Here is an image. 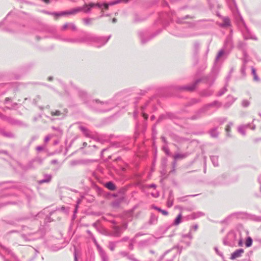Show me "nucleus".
I'll return each mask as SVG.
<instances>
[{
	"label": "nucleus",
	"instance_id": "f257e3e1",
	"mask_svg": "<svg viewBox=\"0 0 261 261\" xmlns=\"http://www.w3.org/2000/svg\"><path fill=\"white\" fill-rule=\"evenodd\" d=\"M122 92L116 93L113 97L107 101H101L99 99H93L87 102V105L92 109L99 112H108L118 105L119 100L122 98Z\"/></svg>",
	"mask_w": 261,
	"mask_h": 261
},
{
	"label": "nucleus",
	"instance_id": "f03ea898",
	"mask_svg": "<svg viewBox=\"0 0 261 261\" xmlns=\"http://www.w3.org/2000/svg\"><path fill=\"white\" fill-rule=\"evenodd\" d=\"M19 17V13L14 11L9 12L4 20L0 22V28L6 22H9L4 28V30L11 32L17 33L23 31V28L25 27L23 24L19 23L17 20Z\"/></svg>",
	"mask_w": 261,
	"mask_h": 261
},
{
	"label": "nucleus",
	"instance_id": "7ed1b4c3",
	"mask_svg": "<svg viewBox=\"0 0 261 261\" xmlns=\"http://www.w3.org/2000/svg\"><path fill=\"white\" fill-rule=\"evenodd\" d=\"M111 35L108 37L100 36L91 33H86V43L94 45L99 48L104 46L111 38Z\"/></svg>",
	"mask_w": 261,
	"mask_h": 261
},
{
	"label": "nucleus",
	"instance_id": "20e7f679",
	"mask_svg": "<svg viewBox=\"0 0 261 261\" xmlns=\"http://www.w3.org/2000/svg\"><path fill=\"white\" fill-rule=\"evenodd\" d=\"M24 233L21 234V237L27 241H34L42 238L45 233L43 227H40L37 231H33L30 228L24 226L23 227Z\"/></svg>",
	"mask_w": 261,
	"mask_h": 261
},
{
	"label": "nucleus",
	"instance_id": "39448f33",
	"mask_svg": "<svg viewBox=\"0 0 261 261\" xmlns=\"http://www.w3.org/2000/svg\"><path fill=\"white\" fill-rule=\"evenodd\" d=\"M238 14V18H237V23L242 33L244 39L245 40L252 39L257 40V37L252 33L251 31L247 27L240 14Z\"/></svg>",
	"mask_w": 261,
	"mask_h": 261
},
{
	"label": "nucleus",
	"instance_id": "423d86ee",
	"mask_svg": "<svg viewBox=\"0 0 261 261\" xmlns=\"http://www.w3.org/2000/svg\"><path fill=\"white\" fill-rule=\"evenodd\" d=\"M0 256L4 261H19L17 257L10 249L1 244Z\"/></svg>",
	"mask_w": 261,
	"mask_h": 261
},
{
	"label": "nucleus",
	"instance_id": "0eeeda50",
	"mask_svg": "<svg viewBox=\"0 0 261 261\" xmlns=\"http://www.w3.org/2000/svg\"><path fill=\"white\" fill-rule=\"evenodd\" d=\"M237 236V233L233 231H230L227 236L223 239V244L225 246L229 247H234L236 246Z\"/></svg>",
	"mask_w": 261,
	"mask_h": 261
},
{
	"label": "nucleus",
	"instance_id": "6e6552de",
	"mask_svg": "<svg viewBox=\"0 0 261 261\" xmlns=\"http://www.w3.org/2000/svg\"><path fill=\"white\" fill-rule=\"evenodd\" d=\"M217 74L218 69L217 68L214 67L208 75L200 78L199 79H201V82H203L204 83L211 86L215 81Z\"/></svg>",
	"mask_w": 261,
	"mask_h": 261
},
{
	"label": "nucleus",
	"instance_id": "1a4fd4ad",
	"mask_svg": "<svg viewBox=\"0 0 261 261\" xmlns=\"http://www.w3.org/2000/svg\"><path fill=\"white\" fill-rule=\"evenodd\" d=\"M162 32V29H159L155 33L148 36L146 31H140L138 33L141 42L142 44L146 43L148 41L153 38L154 37L159 35Z\"/></svg>",
	"mask_w": 261,
	"mask_h": 261
},
{
	"label": "nucleus",
	"instance_id": "9d476101",
	"mask_svg": "<svg viewBox=\"0 0 261 261\" xmlns=\"http://www.w3.org/2000/svg\"><path fill=\"white\" fill-rule=\"evenodd\" d=\"M126 228V224L122 226L114 225L112 227V230L108 233L107 236L113 237H120Z\"/></svg>",
	"mask_w": 261,
	"mask_h": 261
},
{
	"label": "nucleus",
	"instance_id": "9b49d317",
	"mask_svg": "<svg viewBox=\"0 0 261 261\" xmlns=\"http://www.w3.org/2000/svg\"><path fill=\"white\" fill-rule=\"evenodd\" d=\"M201 81V79H197L192 84L182 86H178L176 87V89L181 91H193L195 90L196 87V86Z\"/></svg>",
	"mask_w": 261,
	"mask_h": 261
},
{
	"label": "nucleus",
	"instance_id": "f8f14e48",
	"mask_svg": "<svg viewBox=\"0 0 261 261\" xmlns=\"http://www.w3.org/2000/svg\"><path fill=\"white\" fill-rule=\"evenodd\" d=\"M206 112V110L203 106L201 108L197 111L193 116L189 118V119L192 120L199 119L201 118L202 115L205 113Z\"/></svg>",
	"mask_w": 261,
	"mask_h": 261
},
{
	"label": "nucleus",
	"instance_id": "ddd939ff",
	"mask_svg": "<svg viewBox=\"0 0 261 261\" xmlns=\"http://www.w3.org/2000/svg\"><path fill=\"white\" fill-rule=\"evenodd\" d=\"M102 3H90L88 4H85V7H87V8L85 10V13H89L90 12L91 9L94 7H97L100 9H101L102 8Z\"/></svg>",
	"mask_w": 261,
	"mask_h": 261
},
{
	"label": "nucleus",
	"instance_id": "4468645a",
	"mask_svg": "<svg viewBox=\"0 0 261 261\" xmlns=\"http://www.w3.org/2000/svg\"><path fill=\"white\" fill-rule=\"evenodd\" d=\"M129 0H115L112 2H110L109 3H103L102 4V8H101V11L103 10H108L109 9L110 6H113L117 4H119L121 2L127 3Z\"/></svg>",
	"mask_w": 261,
	"mask_h": 261
},
{
	"label": "nucleus",
	"instance_id": "2eb2a0df",
	"mask_svg": "<svg viewBox=\"0 0 261 261\" xmlns=\"http://www.w3.org/2000/svg\"><path fill=\"white\" fill-rule=\"evenodd\" d=\"M166 118H168L171 120H174L177 119L178 117L176 116L175 114L173 113L168 112L166 113V114L161 115L157 120V123H159L160 121H161L163 119Z\"/></svg>",
	"mask_w": 261,
	"mask_h": 261
},
{
	"label": "nucleus",
	"instance_id": "dca6fc26",
	"mask_svg": "<svg viewBox=\"0 0 261 261\" xmlns=\"http://www.w3.org/2000/svg\"><path fill=\"white\" fill-rule=\"evenodd\" d=\"M96 246L98 252L99 254L102 261H108L109 258L105 250L100 246V245L96 243L95 244Z\"/></svg>",
	"mask_w": 261,
	"mask_h": 261
},
{
	"label": "nucleus",
	"instance_id": "f3484780",
	"mask_svg": "<svg viewBox=\"0 0 261 261\" xmlns=\"http://www.w3.org/2000/svg\"><path fill=\"white\" fill-rule=\"evenodd\" d=\"M146 128V124L144 123L143 125L140 126L139 123H136V131L135 134V139L136 140L138 137L139 133L142 132L144 133L145 132Z\"/></svg>",
	"mask_w": 261,
	"mask_h": 261
},
{
	"label": "nucleus",
	"instance_id": "a211bd4d",
	"mask_svg": "<svg viewBox=\"0 0 261 261\" xmlns=\"http://www.w3.org/2000/svg\"><path fill=\"white\" fill-rule=\"evenodd\" d=\"M249 215L248 214L243 212H237L233 213L227 216V219H230L231 217H236L238 219H243L247 217Z\"/></svg>",
	"mask_w": 261,
	"mask_h": 261
},
{
	"label": "nucleus",
	"instance_id": "6ab92c4d",
	"mask_svg": "<svg viewBox=\"0 0 261 261\" xmlns=\"http://www.w3.org/2000/svg\"><path fill=\"white\" fill-rule=\"evenodd\" d=\"M86 8H87V7H85L84 4L83 7H76L70 10L66 11V12L67 13V15H72L81 11L85 12V10L86 9Z\"/></svg>",
	"mask_w": 261,
	"mask_h": 261
},
{
	"label": "nucleus",
	"instance_id": "aec40b11",
	"mask_svg": "<svg viewBox=\"0 0 261 261\" xmlns=\"http://www.w3.org/2000/svg\"><path fill=\"white\" fill-rule=\"evenodd\" d=\"M233 43L232 40L229 38H227L225 41L224 44V48L226 50L227 54H229L231 49L233 48Z\"/></svg>",
	"mask_w": 261,
	"mask_h": 261
},
{
	"label": "nucleus",
	"instance_id": "412c9836",
	"mask_svg": "<svg viewBox=\"0 0 261 261\" xmlns=\"http://www.w3.org/2000/svg\"><path fill=\"white\" fill-rule=\"evenodd\" d=\"M236 99L237 98H235L230 95H228L227 97L226 102L223 105L224 108L225 109L229 108Z\"/></svg>",
	"mask_w": 261,
	"mask_h": 261
},
{
	"label": "nucleus",
	"instance_id": "4be33fe9",
	"mask_svg": "<svg viewBox=\"0 0 261 261\" xmlns=\"http://www.w3.org/2000/svg\"><path fill=\"white\" fill-rule=\"evenodd\" d=\"M222 104L221 102L218 100H215L213 102L206 104L203 106L206 111L208 110L210 107H216L217 108H219L222 106Z\"/></svg>",
	"mask_w": 261,
	"mask_h": 261
},
{
	"label": "nucleus",
	"instance_id": "5701e85b",
	"mask_svg": "<svg viewBox=\"0 0 261 261\" xmlns=\"http://www.w3.org/2000/svg\"><path fill=\"white\" fill-rule=\"evenodd\" d=\"M200 48V44L198 42H195L194 44V54L195 56V63L194 64H197L198 63V60L197 58V55L199 53Z\"/></svg>",
	"mask_w": 261,
	"mask_h": 261
},
{
	"label": "nucleus",
	"instance_id": "b1692460",
	"mask_svg": "<svg viewBox=\"0 0 261 261\" xmlns=\"http://www.w3.org/2000/svg\"><path fill=\"white\" fill-rule=\"evenodd\" d=\"M70 43L77 44L86 43V34L83 37L80 38H70Z\"/></svg>",
	"mask_w": 261,
	"mask_h": 261
},
{
	"label": "nucleus",
	"instance_id": "393cba45",
	"mask_svg": "<svg viewBox=\"0 0 261 261\" xmlns=\"http://www.w3.org/2000/svg\"><path fill=\"white\" fill-rule=\"evenodd\" d=\"M218 182L220 186L228 184L227 180V175L225 174H223L217 178Z\"/></svg>",
	"mask_w": 261,
	"mask_h": 261
},
{
	"label": "nucleus",
	"instance_id": "a878e982",
	"mask_svg": "<svg viewBox=\"0 0 261 261\" xmlns=\"http://www.w3.org/2000/svg\"><path fill=\"white\" fill-rule=\"evenodd\" d=\"M244 251V249L242 248L236 250L231 253L230 258L232 260H234L237 258L241 257Z\"/></svg>",
	"mask_w": 261,
	"mask_h": 261
},
{
	"label": "nucleus",
	"instance_id": "bb28decb",
	"mask_svg": "<svg viewBox=\"0 0 261 261\" xmlns=\"http://www.w3.org/2000/svg\"><path fill=\"white\" fill-rule=\"evenodd\" d=\"M79 128L83 133L85 137L88 138H92L91 132L86 127L80 125L79 126Z\"/></svg>",
	"mask_w": 261,
	"mask_h": 261
},
{
	"label": "nucleus",
	"instance_id": "cd10ccee",
	"mask_svg": "<svg viewBox=\"0 0 261 261\" xmlns=\"http://www.w3.org/2000/svg\"><path fill=\"white\" fill-rule=\"evenodd\" d=\"M44 178L41 180L38 181V183L39 184H42L44 183H48L49 182L52 178V175L51 174H45L43 175Z\"/></svg>",
	"mask_w": 261,
	"mask_h": 261
},
{
	"label": "nucleus",
	"instance_id": "c85d7f7f",
	"mask_svg": "<svg viewBox=\"0 0 261 261\" xmlns=\"http://www.w3.org/2000/svg\"><path fill=\"white\" fill-rule=\"evenodd\" d=\"M228 4L230 3L231 2L232 3V6L229 4V7L231 11L234 13L235 11H236L238 14H240L239 13V10L237 8V5L236 2L235 0H226Z\"/></svg>",
	"mask_w": 261,
	"mask_h": 261
},
{
	"label": "nucleus",
	"instance_id": "c756f323",
	"mask_svg": "<svg viewBox=\"0 0 261 261\" xmlns=\"http://www.w3.org/2000/svg\"><path fill=\"white\" fill-rule=\"evenodd\" d=\"M105 187L108 190L113 191L116 189L115 184L112 181L107 182L105 184Z\"/></svg>",
	"mask_w": 261,
	"mask_h": 261
},
{
	"label": "nucleus",
	"instance_id": "7c9ffc66",
	"mask_svg": "<svg viewBox=\"0 0 261 261\" xmlns=\"http://www.w3.org/2000/svg\"><path fill=\"white\" fill-rule=\"evenodd\" d=\"M177 249V252L176 253H178L179 254H180L181 252V251H182V247L181 246H178V245H177V246H174L173 247H172L171 249L166 251L164 253V254L162 255V258H163L164 257V256L168 253L169 252L173 251L174 249Z\"/></svg>",
	"mask_w": 261,
	"mask_h": 261
},
{
	"label": "nucleus",
	"instance_id": "2f4dec72",
	"mask_svg": "<svg viewBox=\"0 0 261 261\" xmlns=\"http://www.w3.org/2000/svg\"><path fill=\"white\" fill-rule=\"evenodd\" d=\"M218 127H215L209 130V134L211 137L214 138H217L218 137L219 133L217 130Z\"/></svg>",
	"mask_w": 261,
	"mask_h": 261
},
{
	"label": "nucleus",
	"instance_id": "473e14b6",
	"mask_svg": "<svg viewBox=\"0 0 261 261\" xmlns=\"http://www.w3.org/2000/svg\"><path fill=\"white\" fill-rule=\"evenodd\" d=\"M1 134L6 138H15V135L13 133H12L11 132L5 131L3 129H2V130H1Z\"/></svg>",
	"mask_w": 261,
	"mask_h": 261
},
{
	"label": "nucleus",
	"instance_id": "72a5a7b5",
	"mask_svg": "<svg viewBox=\"0 0 261 261\" xmlns=\"http://www.w3.org/2000/svg\"><path fill=\"white\" fill-rule=\"evenodd\" d=\"M149 102V101H147L144 106L141 107V108L142 116L145 121L148 119V115L144 112V111L148 106Z\"/></svg>",
	"mask_w": 261,
	"mask_h": 261
},
{
	"label": "nucleus",
	"instance_id": "f704fd0d",
	"mask_svg": "<svg viewBox=\"0 0 261 261\" xmlns=\"http://www.w3.org/2000/svg\"><path fill=\"white\" fill-rule=\"evenodd\" d=\"M7 121L13 125H21L22 124L21 121L15 119L11 117H8Z\"/></svg>",
	"mask_w": 261,
	"mask_h": 261
},
{
	"label": "nucleus",
	"instance_id": "c9c22d12",
	"mask_svg": "<svg viewBox=\"0 0 261 261\" xmlns=\"http://www.w3.org/2000/svg\"><path fill=\"white\" fill-rule=\"evenodd\" d=\"M230 25V19L228 17H223V23L221 26L223 28L227 27Z\"/></svg>",
	"mask_w": 261,
	"mask_h": 261
},
{
	"label": "nucleus",
	"instance_id": "e433bc0d",
	"mask_svg": "<svg viewBox=\"0 0 261 261\" xmlns=\"http://www.w3.org/2000/svg\"><path fill=\"white\" fill-rule=\"evenodd\" d=\"M79 96L83 99L85 102H87V93L83 90H79L78 92Z\"/></svg>",
	"mask_w": 261,
	"mask_h": 261
},
{
	"label": "nucleus",
	"instance_id": "4c0bfd02",
	"mask_svg": "<svg viewBox=\"0 0 261 261\" xmlns=\"http://www.w3.org/2000/svg\"><path fill=\"white\" fill-rule=\"evenodd\" d=\"M151 208L159 211V212L161 213L164 216H167L168 215V211H167L166 210H162L160 207H158L157 206H156L155 205H153V204L152 205Z\"/></svg>",
	"mask_w": 261,
	"mask_h": 261
},
{
	"label": "nucleus",
	"instance_id": "58836bf2",
	"mask_svg": "<svg viewBox=\"0 0 261 261\" xmlns=\"http://www.w3.org/2000/svg\"><path fill=\"white\" fill-rule=\"evenodd\" d=\"M213 93V91L211 90L205 89L202 90L200 92V95L202 96H211Z\"/></svg>",
	"mask_w": 261,
	"mask_h": 261
},
{
	"label": "nucleus",
	"instance_id": "ea45409f",
	"mask_svg": "<svg viewBox=\"0 0 261 261\" xmlns=\"http://www.w3.org/2000/svg\"><path fill=\"white\" fill-rule=\"evenodd\" d=\"M211 160L215 167L219 166L218 162V156L217 155H212L210 156Z\"/></svg>",
	"mask_w": 261,
	"mask_h": 261
},
{
	"label": "nucleus",
	"instance_id": "a19ab883",
	"mask_svg": "<svg viewBox=\"0 0 261 261\" xmlns=\"http://www.w3.org/2000/svg\"><path fill=\"white\" fill-rule=\"evenodd\" d=\"M122 201V199H117L111 203V205L112 206V207L114 208H118L119 207L120 203H121Z\"/></svg>",
	"mask_w": 261,
	"mask_h": 261
},
{
	"label": "nucleus",
	"instance_id": "79ce46f5",
	"mask_svg": "<svg viewBox=\"0 0 261 261\" xmlns=\"http://www.w3.org/2000/svg\"><path fill=\"white\" fill-rule=\"evenodd\" d=\"M228 86V83H225L224 87L222 88L217 93V96H222L227 91V87Z\"/></svg>",
	"mask_w": 261,
	"mask_h": 261
},
{
	"label": "nucleus",
	"instance_id": "37998d69",
	"mask_svg": "<svg viewBox=\"0 0 261 261\" xmlns=\"http://www.w3.org/2000/svg\"><path fill=\"white\" fill-rule=\"evenodd\" d=\"M65 15H67L66 11L59 12H54L51 13V15L54 16L56 19H57L59 17Z\"/></svg>",
	"mask_w": 261,
	"mask_h": 261
},
{
	"label": "nucleus",
	"instance_id": "c03bdc74",
	"mask_svg": "<svg viewBox=\"0 0 261 261\" xmlns=\"http://www.w3.org/2000/svg\"><path fill=\"white\" fill-rule=\"evenodd\" d=\"M181 218H182V215L181 213H179L177 215L176 218L175 219L174 222H173V225H178V224H179L180 223V222H181Z\"/></svg>",
	"mask_w": 261,
	"mask_h": 261
},
{
	"label": "nucleus",
	"instance_id": "a18cd8bd",
	"mask_svg": "<svg viewBox=\"0 0 261 261\" xmlns=\"http://www.w3.org/2000/svg\"><path fill=\"white\" fill-rule=\"evenodd\" d=\"M19 202H21V201L18 200V201H10L9 200L6 203H0V207L2 206L6 205L7 204H18Z\"/></svg>",
	"mask_w": 261,
	"mask_h": 261
},
{
	"label": "nucleus",
	"instance_id": "49530a36",
	"mask_svg": "<svg viewBox=\"0 0 261 261\" xmlns=\"http://www.w3.org/2000/svg\"><path fill=\"white\" fill-rule=\"evenodd\" d=\"M224 55H227L228 54H227V52H226V50L224 49V48H223L219 51L218 54H217V55L216 56V60H218L220 57H221Z\"/></svg>",
	"mask_w": 261,
	"mask_h": 261
},
{
	"label": "nucleus",
	"instance_id": "de8ad7c7",
	"mask_svg": "<svg viewBox=\"0 0 261 261\" xmlns=\"http://www.w3.org/2000/svg\"><path fill=\"white\" fill-rule=\"evenodd\" d=\"M201 101L200 99L193 98L187 103V106H192L195 103L200 102Z\"/></svg>",
	"mask_w": 261,
	"mask_h": 261
},
{
	"label": "nucleus",
	"instance_id": "09e8293b",
	"mask_svg": "<svg viewBox=\"0 0 261 261\" xmlns=\"http://www.w3.org/2000/svg\"><path fill=\"white\" fill-rule=\"evenodd\" d=\"M187 156V153H176L174 156V159L176 161L177 159L185 158Z\"/></svg>",
	"mask_w": 261,
	"mask_h": 261
},
{
	"label": "nucleus",
	"instance_id": "8fccbe9b",
	"mask_svg": "<svg viewBox=\"0 0 261 261\" xmlns=\"http://www.w3.org/2000/svg\"><path fill=\"white\" fill-rule=\"evenodd\" d=\"M252 242H253V241H252V238L250 237H248L246 238V240L245 241V246L247 247H249L251 246V245H252Z\"/></svg>",
	"mask_w": 261,
	"mask_h": 261
},
{
	"label": "nucleus",
	"instance_id": "3c124183",
	"mask_svg": "<svg viewBox=\"0 0 261 261\" xmlns=\"http://www.w3.org/2000/svg\"><path fill=\"white\" fill-rule=\"evenodd\" d=\"M157 134L158 133L156 129V126L155 125H154L152 128V137L153 140L156 139Z\"/></svg>",
	"mask_w": 261,
	"mask_h": 261
},
{
	"label": "nucleus",
	"instance_id": "603ef678",
	"mask_svg": "<svg viewBox=\"0 0 261 261\" xmlns=\"http://www.w3.org/2000/svg\"><path fill=\"white\" fill-rule=\"evenodd\" d=\"M251 73L253 75V80L255 81H259V79L256 74L255 69L253 67H252L251 68Z\"/></svg>",
	"mask_w": 261,
	"mask_h": 261
},
{
	"label": "nucleus",
	"instance_id": "864d4df0",
	"mask_svg": "<svg viewBox=\"0 0 261 261\" xmlns=\"http://www.w3.org/2000/svg\"><path fill=\"white\" fill-rule=\"evenodd\" d=\"M51 115L52 116H61L62 115V118H63L65 117V115L62 114L60 111L56 110L55 111H51Z\"/></svg>",
	"mask_w": 261,
	"mask_h": 261
},
{
	"label": "nucleus",
	"instance_id": "5fc2aeb1",
	"mask_svg": "<svg viewBox=\"0 0 261 261\" xmlns=\"http://www.w3.org/2000/svg\"><path fill=\"white\" fill-rule=\"evenodd\" d=\"M33 162H36L38 163L39 164H41L42 163V162H43V159L40 158H36L33 161L30 162L29 163V164L28 165V166L29 167H31V166H32Z\"/></svg>",
	"mask_w": 261,
	"mask_h": 261
},
{
	"label": "nucleus",
	"instance_id": "6e6d98bb",
	"mask_svg": "<svg viewBox=\"0 0 261 261\" xmlns=\"http://www.w3.org/2000/svg\"><path fill=\"white\" fill-rule=\"evenodd\" d=\"M208 184L209 185H211V186H212L213 187H217V186H220V185H219V184L218 183V180L217 179V178L212 180V181H210L208 182Z\"/></svg>",
	"mask_w": 261,
	"mask_h": 261
},
{
	"label": "nucleus",
	"instance_id": "4d7b16f0",
	"mask_svg": "<svg viewBox=\"0 0 261 261\" xmlns=\"http://www.w3.org/2000/svg\"><path fill=\"white\" fill-rule=\"evenodd\" d=\"M157 221H158L157 217L154 214H151L150 218V220H149V223L150 224H153V223H156L157 222Z\"/></svg>",
	"mask_w": 261,
	"mask_h": 261
},
{
	"label": "nucleus",
	"instance_id": "13d9d810",
	"mask_svg": "<svg viewBox=\"0 0 261 261\" xmlns=\"http://www.w3.org/2000/svg\"><path fill=\"white\" fill-rule=\"evenodd\" d=\"M116 242H110L109 243V248L111 251H114L115 250V248L116 246Z\"/></svg>",
	"mask_w": 261,
	"mask_h": 261
},
{
	"label": "nucleus",
	"instance_id": "bf43d9fd",
	"mask_svg": "<svg viewBox=\"0 0 261 261\" xmlns=\"http://www.w3.org/2000/svg\"><path fill=\"white\" fill-rule=\"evenodd\" d=\"M93 20V18H84L83 19L84 24L87 25L91 24L92 21Z\"/></svg>",
	"mask_w": 261,
	"mask_h": 261
},
{
	"label": "nucleus",
	"instance_id": "052dcab7",
	"mask_svg": "<svg viewBox=\"0 0 261 261\" xmlns=\"http://www.w3.org/2000/svg\"><path fill=\"white\" fill-rule=\"evenodd\" d=\"M245 129H246L245 128V126L242 125L239 126L238 128V132L240 133H241L243 136H245L246 135Z\"/></svg>",
	"mask_w": 261,
	"mask_h": 261
},
{
	"label": "nucleus",
	"instance_id": "680f3d73",
	"mask_svg": "<svg viewBox=\"0 0 261 261\" xmlns=\"http://www.w3.org/2000/svg\"><path fill=\"white\" fill-rule=\"evenodd\" d=\"M193 17L189 15H187L186 16H185V17L181 18H178L177 20H176V22L177 23H181L182 22V20H185L186 19H188V18H192Z\"/></svg>",
	"mask_w": 261,
	"mask_h": 261
},
{
	"label": "nucleus",
	"instance_id": "e2e57ef3",
	"mask_svg": "<svg viewBox=\"0 0 261 261\" xmlns=\"http://www.w3.org/2000/svg\"><path fill=\"white\" fill-rule=\"evenodd\" d=\"M248 216H250L251 217V219L253 220V221H255L256 222H261V217L260 216L250 215H249Z\"/></svg>",
	"mask_w": 261,
	"mask_h": 261
},
{
	"label": "nucleus",
	"instance_id": "0e129e2a",
	"mask_svg": "<svg viewBox=\"0 0 261 261\" xmlns=\"http://www.w3.org/2000/svg\"><path fill=\"white\" fill-rule=\"evenodd\" d=\"M0 196L1 197H11V196H15V195H12L10 192H5L3 194H1Z\"/></svg>",
	"mask_w": 261,
	"mask_h": 261
},
{
	"label": "nucleus",
	"instance_id": "69168bd1",
	"mask_svg": "<svg viewBox=\"0 0 261 261\" xmlns=\"http://www.w3.org/2000/svg\"><path fill=\"white\" fill-rule=\"evenodd\" d=\"M250 105V102L248 100L244 99L242 102V106L246 108L248 107Z\"/></svg>",
	"mask_w": 261,
	"mask_h": 261
},
{
	"label": "nucleus",
	"instance_id": "338daca9",
	"mask_svg": "<svg viewBox=\"0 0 261 261\" xmlns=\"http://www.w3.org/2000/svg\"><path fill=\"white\" fill-rule=\"evenodd\" d=\"M214 250L216 252V253L218 255H219L220 256H221L222 258H224V255H223V254L222 252H220L219 250H218V248L217 247H214Z\"/></svg>",
	"mask_w": 261,
	"mask_h": 261
},
{
	"label": "nucleus",
	"instance_id": "774afa93",
	"mask_svg": "<svg viewBox=\"0 0 261 261\" xmlns=\"http://www.w3.org/2000/svg\"><path fill=\"white\" fill-rule=\"evenodd\" d=\"M127 258L128 259L132 260V261H139V260H138L134 257L133 254H128Z\"/></svg>",
	"mask_w": 261,
	"mask_h": 261
}]
</instances>
